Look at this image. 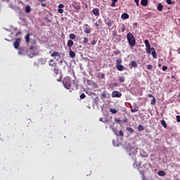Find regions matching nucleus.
<instances>
[{"label": "nucleus", "instance_id": "dca6fc26", "mask_svg": "<svg viewBox=\"0 0 180 180\" xmlns=\"http://www.w3.org/2000/svg\"><path fill=\"white\" fill-rule=\"evenodd\" d=\"M141 4L142 6H147V5H148V0H141Z\"/></svg>", "mask_w": 180, "mask_h": 180}, {"label": "nucleus", "instance_id": "6ab92c4d", "mask_svg": "<svg viewBox=\"0 0 180 180\" xmlns=\"http://www.w3.org/2000/svg\"><path fill=\"white\" fill-rule=\"evenodd\" d=\"M25 39L26 43H30V34L29 33L25 35Z\"/></svg>", "mask_w": 180, "mask_h": 180}, {"label": "nucleus", "instance_id": "5701e85b", "mask_svg": "<svg viewBox=\"0 0 180 180\" xmlns=\"http://www.w3.org/2000/svg\"><path fill=\"white\" fill-rule=\"evenodd\" d=\"M98 77L101 78V79H105V74L100 72L98 74Z\"/></svg>", "mask_w": 180, "mask_h": 180}, {"label": "nucleus", "instance_id": "72a5a7b5", "mask_svg": "<svg viewBox=\"0 0 180 180\" xmlns=\"http://www.w3.org/2000/svg\"><path fill=\"white\" fill-rule=\"evenodd\" d=\"M84 33H86L87 34H89L91 33V30L88 27H85Z\"/></svg>", "mask_w": 180, "mask_h": 180}, {"label": "nucleus", "instance_id": "bf43d9fd", "mask_svg": "<svg viewBox=\"0 0 180 180\" xmlns=\"http://www.w3.org/2000/svg\"><path fill=\"white\" fill-rule=\"evenodd\" d=\"M100 122H103V119L102 117L99 118Z\"/></svg>", "mask_w": 180, "mask_h": 180}, {"label": "nucleus", "instance_id": "603ef678", "mask_svg": "<svg viewBox=\"0 0 180 180\" xmlns=\"http://www.w3.org/2000/svg\"><path fill=\"white\" fill-rule=\"evenodd\" d=\"M35 49H36V47H34V46H30V51H32V50H34Z\"/></svg>", "mask_w": 180, "mask_h": 180}, {"label": "nucleus", "instance_id": "8fccbe9b", "mask_svg": "<svg viewBox=\"0 0 180 180\" xmlns=\"http://www.w3.org/2000/svg\"><path fill=\"white\" fill-rule=\"evenodd\" d=\"M91 46H95V44H96V40H93V41L91 42Z\"/></svg>", "mask_w": 180, "mask_h": 180}, {"label": "nucleus", "instance_id": "4be33fe9", "mask_svg": "<svg viewBox=\"0 0 180 180\" xmlns=\"http://www.w3.org/2000/svg\"><path fill=\"white\" fill-rule=\"evenodd\" d=\"M70 58H75V52L72 51L71 49H70Z\"/></svg>", "mask_w": 180, "mask_h": 180}, {"label": "nucleus", "instance_id": "774afa93", "mask_svg": "<svg viewBox=\"0 0 180 180\" xmlns=\"http://www.w3.org/2000/svg\"><path fill=\"white\" fill-rule=\"evenodd\" d=\"M85 26H88V24H86Z\"/></svg>", "mask_w": 180, "mask_h": 180}, {"label": "nucleus", "instance_id": "3c124183", "mask_svg": "<svg viewBox=\"0 0 180 180\" xmlns=\"http://www.w3.org/2000/svg\"><path fill=\"white\" fill-rule=\"evenodd\" d=\"M166 2L168 5H171V4H172V1L171 0H167Z\"/></svg>", "mask_w": 180, "mask_h": 180}, {"label": "nucleus", "instance_id": "1a4fd4ad", "mask_svg": "<svg viewBox=\"0 0 180 180\" xmlns=\"http://www.w3.org/2000/svg\"><path fill=\"white\" fill-rule=\"evenodd\" d=\"M49 64L50 65V67H53V68H55L56 67H57V63H56V61L54 60V59H51L49 62Z\"/></svg>", "mask_w": 180, "mask_h": 180}, {"label": "nucleus", "instance_id": "49530a36", "mask_svg": "<svg viewBox=\"0 0 180 180\" xmlns=\"http://www.w3.org/2000/svg\"><path fill=\"white\" fill-rule=\"evenodd\" d=\"M176 122H178V123H179L180 122V115H176Z\"/></svg>", "mask_w": 180, "mask_h": 180}, {"label": "nucleus", "instance_id": "f03ea898", "mask_svg": "<svg viewBox=\"0 0 180 180\" xmlns=\"http://www.w3.org/2000/svg\"><path fill=\"white\" fill-rule=\"evenodd\" d=\"M127 39L131 47H134L136 46V39L134 38V35H133L131 32H129L127 34Z\"/></svg>", "mask_w": 180, "mask_h": 180}, {"label": "nucleus", "instance_id": "79ce46f5", "mask_svg": "<svg viewBox=\"0 0 180 180\" xmlns=\"http://www.w3.org/2000/svg\"><path fill=\"white\" fill-rule=\"evenodd\" d=\"M86 97V96L85 95V94L82 93L81 95H80V98L82 99H85V98Z\"/></svg>", "mask_w": 180, "mask_h": 180}, {"label": "nucleus", "instance_id": "a878e982", "mask_svg": "<svg viewBox=\"0 0 180 180\" xmlns=\"http://www.w3.org/2000/svg\"><path fill=\"white\" fill-rule=\"evenodd\" d=\"M127 131L131 133V134H133L134 133V129H133V128L131 127H127Z\"/></svg>", "mask_w": 180, "mask_h": 180}, {"label": "nucleus", "instance_id": "2eb2a0df", "mask_svg": "<svg viewBox=\"0 0 180 180\" xmlns=\"http://www.w3.org/2000/svg\"><path fill=\"white\" fill-rule=\"evenodd\" d=\"M51 56V57H60L61 54L59 52L54 51Z\"/></svg>", "mask_w": 180, "mask_h": 180}, {"label": "nucleus", "instance_id": "58836bf2", "mask_svg": "<svg viewBox=\"0 0 180 180\" xmlns=\"http://www.w3.org/2000/svg\"><path fill=\"white\" fill-rule=\"evenodd\" d=\"M125 79L124 77L122 76L120 77V82H124Z\"/></svg>", "mask_w": 180, "mask_h": 180}, {"label": "nucleus", "instance_id": "f3484780", "mask_svg": "<svg viewBox=\"0 0 180 180\" xmlns=\"http://www.w3.org/2000/svg\"><path fill=\"white\" fill-rule=\"evenodd\" d=\"M131 67L133 68H137V62L136 60H132L130 64Z\"/></svg>", "mask_w": 180, "mask_h": 180}, {"label": "nucleus", "instance_id": "9b49d317", "mask_svg": "<svg viewBox=\"0 0 180 180\" xmlns=\"http://www.w3.org/2000/svg\"><path fill=\"white\" fill-rule=\"evenodd\" d=\"M105 24L107 25V26H108L109 27H110V26H112V25H113V23H115V22L113 20H105Z\"/></svg>", "mask_w": 180, "mask_h": 180}, {"label": "nucleus", "instance_id": "c9c22d12", "mask_svg": "<svg viewBox=\"0 0 180 180\" xmlns=\"http://www.w3.org/2000/svg\"><path fill=\"white\" fill-rule=\"evenodd\" d=\"M44 19H45V20L46 21L47 25H51V20H50L49 19V18L45 17Z\"/></svg>", "mask_w": 180, "mask_h": 180}, {"label": "nucleus", "instance_id": "6e6552de", "mask_svg": "<svg viewBox=\"0 0 180 180\" xmlns=\"http://www.w3.org/2000/svg\"><path fill=\"white\" fill-rule=\"evenodd\" d=\"M18 54L20 56H23V54H26V48L22 47V48L18 49Z\"/></svg>", "mask_w": 180, "mask_h": 180}, {"label": "nucleus", "instance_id": "473e14b6", "mask_svg": "<svg viewBox=\"0 0 180 180\" xmlns=\"http://www.w3.org/2000/svg\"><path fill=\"white\" fill-rule=\"evenodd\" d=\"M156 102H157V99H155V97H153V99L150 101V104L151 105H155Z\"/></svg>", "mask_w": 180, "mask_h": 180}, {"label": "nucleus", "instance_id": "2f4dec72", "mask_svg": "<svg viewBox=\"0 0 180 180\" xmlns=\"http://www.w3.org/2000/svg\"><path fill=\"white\" fill-rule=\"evenodd\" d=\"M106 96H108V93L106 92V91H103L102 94H101V98H106Z\"/></svg>", "mask_w": 180, "mask_h": 180}, {"label": "nucleus", "instance_id": "13d9d810", "mask_svg": "<svg viewBox=\"0 0 180 180\" xmlns=\"http://www.w3.org/2000/svg\"><path fill=\"white\" fill-rule=\"evenodd\" d=\"M95 25L96 26V27H99V25L98 24V22H96Z\"/></svg>", "mask_w": 180, "mask_h": 180}, {"label": "nucleus", "instance_id": "f704fd0d", "mask_svg": "<svg viewBox=\"0 0 180 180\" xmlns=\"http://www.w3.org/2000/svg\"><path fill=\"white\" fill-rule=\"evenodd\" d=\"M111 1H112L111 6H112V8H115V6H116V2H117V0H111Z\"/></svg>", "mask_w": 180, "mask_h": 180}, {"label": "nucleus", "instance_id": "a18cd8bd", "mask_svg": "<svg viewBox=\"0 0 180 180\" xmlns=\"http://www.w3.org/2000/svg\"><path fill=\"white\" fill-rule=\"evenodd\" d=\"M119 136H120V137H123V136H124L123 131L120 130L119 131Z\"/></svg>", "mask_w": 180, "mask_h": 180}, {"label": "nucleus", "instance_id": "052dcab7", "mask_svg": "<svg viewBox=\"0 0 180 180\" xmlns=\"http://www.w3.org/2000/svg\"><path fill=\"white\" fill-rule=\"evenodd\" d=\"M126 30V28L124 27V26L122 27V32H124V30Z\"/></svg>", "mask_w": 180, "mask_h": 180}, {"label": "nucleus", "instance_id": "4468645a", "mask_svg": "<svg viewBox=\"0 0 180 180\" xmlns=\"http://www.w3.org/2000/svg\"><path fill=\"white\" fill-rule=\"evenodd\" d=\"M150 51H152V56H153V58H157V53L155 52V49L151 48Z\"/></svg>", "mask_w": 180, "mask_h": 180}, {"label": "nucleus", "instance_id": "393cba45", "mask_svg": "<svg viewBox=\"0 0 180 180\" xmlns=\"http://www.w3.org/2000/svg\"><path fill=\"white\" fill-rule=\"evenodd\" d=\"M69 37L71 40H75L77 36H75V34H69Z\"/></svg>", "mask_w": 180, "mask_h": 180}, {"label": "nucleus", "instance_id": "69168bd1", "mask_svg": "<svg viewBox=\"0 0 180 180\" xmlns=\"http://www.w3.org/2000/svg\"><path fill=\"white\" fill-rule=\"evenodd\" d=\"M158 67H161V64L159 63V64H158Z\"/></svg>", "mask_w": 180, "mask_h": 180}, {"label": "nucleus", "instance_id": "c756f323", "mask_svg": "<svg viewBox=\"0 0 180 180\" xmlns=\"http://www.w3.org/2000/svg\"><path fill=\"white\" fill-rule=\"evenodd\" d=\"M110 112L111 113H112L113 115H115V113H117L118 110H116V108H111V109L110 110Z\"/></svg>", "mask_w": 180, "mask_h": 180}, {"label": "nucleus", "instance_id": "39448f33", "mask_svg": "<svg viewBox=\"0 0 180 180\" xmlns=\"http://www.w3.org/2000/svg\"><path fill=\"white\" fill-rule=\"evenodd\" d=\"M72 6L76 10V12L81 11V4L79 2L74 1Z\"/></svg>", "mask_w": 180, "mask_h": 180}, {"label": "nucleus", "instance_id": "c85d7f7f", "mask_svg": "<svg viewBox=\"0 0 180 180\" xmlns=\"http://www.w3.org/2000/svg\"><path fill=\"white\" fill-rule=\"evenodd\" d=\"M139 131H143L144 130V127L142 124L138 126Z\"/></svg>", "mask_w": 180, "mask_h": 180}, {"label": "nucleus", "instance_id": "c03bdc74", "mask_svg": "<svg viewBox=\"0 0 180 180\" xmlns=\"http://www.w3.org/2000/svg\"><path fill=\"white\" fill-rule=\"evenodd\" d=\"M162 71H167L168 70V67L167 66H162Z\"/></svg>", "mask_w": 180, "mask_h": 180}, {"label": "nucleus", "instance_id": "4d7b16f0", "mask_svg": "<svg viewBox=\"0 0 180 180\" xmlns=\"http://www.w3.org/2000/svg\"><path fill=\"white\" fill-rule=\"evenodd\" d=\"M117 33L116 32H114L112 33V36H117Z\"/></svg>", "mask_w": 180, "mask_h": 180}, {"label": "nucleus", "instance_id": "7ed1b4c3", "mask_svg": "<svg viewBox=\"0 0 180 180\" xmlns=\"http://www.w3.org/2000/svg\"><path fill=\"white\" fill-rule=\"evenodd\" d=\"M144 44L146 45V52L148 54H151V45L150 44V41H148V39H146L144 41Z\"/></svg>", "mask_w": 180, "mask_h": 180}, {"label": "nucleus", "instance_id": "20e7f679", "mask_svg": "<svg viewBox=\"0 0 180 180\" xmlns=\"http://www.w3.org/2000/svg\"><path fill=\"white\" fill-rule=\"evenodd\" d=\"M136 154H137V150L134 148H131L129 153V155H132V160H134V162L136 163Z\"/></svg>", "mask_w": 180, "mask_h": 180}, {"label": "nucleus", "instance_id": "a211bd4d", "mask_svg": "<svg viewBox=\"0 0 180 180\" xmlns=\"http://www.w3.org/2000/svg\"><path fill=\"white\" fill-rule=\"evenodd\" d=\"M116 68L118 70V71H123L124 66H123V65H116Z\"/></svg>", "mask_w": 180, "mask_h": 180}, {"label": "nucleus", "instance_id": "cd10ccee", "mask_svg": "<svg viewBox=\"0 0 180 180\" xmlns=\"http://www.w3.org/2000/svg\"><path fill=\"white\" fill-rule=\"evenodd\" d=\"M158 175L160 176H165V172L160 170L158 172Z\"/></svg>", "mask_w": 180, "mask_h": 180}, {"label": "nucleus", "instance_id": "de8ad7c7", "mask_svg": "<svg viewBox=\"0 0 180 180\" xmlns=\"http://www.w3.org/2000/svg\"><path fill=\"white\" fill-rule=\"evenodd\" d=\"M63 8H64V4H60L58 5V8L59 9H63Z\"/></svg>", "mask_w": 180, "mask_h": 180}, {"label": "nucleus", "instance_id": "bb28decb", "mask_svg": "<svg viewBox=\"0 0 180 180\" xmlns=\"http://www.w3.org/2000/svg\"><path fill=\"white\" fill-rule=\"evenodd\" d=\"M32 11V9L30 8V6H26L25 7V12L26 13H30V12Z\"/></svg>", "mask_w": 180, "mask_h": 180}, {"label": "nucleus", "instance_id": "423d86ee", "mask_svg": "<svg viewBox=\"0 0 180 180\" xmlns=\"http://www.w3.org/2000/svg\"><path fill=\"white\" fill-rule=\"evenodd\" d=\"M21 41H22V39H20V38L15 39V41L13 44V46L16 50H18V49H19V46H20V42Z\"/></svg>", "mask_w": 180, "mask_h": 180}, {"label": "nucleus", "instance_id": "37998d69", "mask_svg": "<svg viewBox=\"0 0 180 180\" xmlns=\"http://www.w3.org/2000/svg\"><path fill=\"white\" fill-rule=\"evenodd\" d=\"M58 13H64V10L63 8H58Z\"/></svg>", "mask_w": 180, "mask_h": 180}, {"label": "nucleus", "instance_id": "f8f14e48", "mask_svg": "<svg viewBox=\"0 0 180 180\" xmlns=\"http://www.w3.org/2000/svg\"><path fill=\"white\" fill-rule=\"evenodd\" d=\"M74 46V41L69 39L68 41V47L69 48V50H71V47Z\"/></svg>", "mask_w": 180, "mask_h": 180}, {"label": "nucleus", "instance_id": "e2e57ef3", "mask_svg": "<svg viewBox=\"0 0 180 180\" xmlns=\"http://www.w3.org/2000/svg\"><path fill=\"white\" fill-rule=\"evenodd\" d=\"M39 2H46V0H39Z\"/></svg>", "mask_w": 180, "mask_h": 180}, {"label": "nucleus", "instance_id": "412c9836", "mask_svg": "<svg viewBox=\"0 0 180 180\" xmlns=\"http://www.w3.org/2000/svg\"><path fill=\"white\" fill-rule=\"evenodd\" d=\"M53 72L54 75H58V74H60V70H58L57 66L53 68Z\"/></svg>", "mask_w": 180, "mask_h": 180}, {"label": "nucleus", "instance_id": "4c0bfd02", "mask_svg": "<svg viewBox=\"0 0 180 180\" xmlns=\"http://www.w3.org/2000/svg\"><path fill=\"white\" fill-rule=\"evenodd\" d=\"M88 41H89L88 38L84 37V40H83V44H86V43H88Z\"/></svg>", "mask_w": 180, "mask_h": 180}, {"label": "nucleus", "instance_id": "5fc2aeb1", "mask_svg": "<svg viewBox=\"0 0 180 180\" xmlns=\"http://www.w3.org/2000/svg\"><path fill=\"white\" fill-rule=\"evenodd\" d=\"M19 34H22V32H17L15 36H19Z\"/></svg>", "mask_w": 180, "mask_h": 180}, {"label": "nucleus", "instance_id": "0eeeda50", "mask_svg": "<svg viewBox=\"0 0 180 180\" xmlns=\"http://www.w3.org/2000/svg\"><path fill=\"white\" fill-rule=\"evenodd\" d=\"M111 96L112 98H120L122 96V93L117 91H112Z\"/></svg>", "mask_w": 180, "mask_h": 180}, {"label": "nucleus", "instance_id": "864d4df0", "mask_svg": "<svg viewBox=\"0 0 180 180\" xmlns=\"http://www.w3.org/2000/svg\"><path fill=\"white\" fill-rule=\"evenodd\" d=\"M148 98H154V96H153V94H148Z\"/></svg>", "mask_w": 180, "mask_h": 180}, {"label": "nucleus", "instance_id": "09e8293b", "mask_svg": "<svg viewBox=\"0 0 180 180\" xmlns=\"http://www.w3.org/2000/svg\"><path fill=\"white\" fill-rule=\"evenodd\" d=\"M134 2L136 4V6H139L140 4L139 2H140V0H134Z\"/></svg>", "mask_w": 180, "mask_h": 180}, {"label": "nucleus", "instance_id": "a19ab883", "mask_svg": "<svg viewBox=\"0 0 180 180\" xmlns=\"http://www.w3.org/2000/svg\"><path fill=\"white\" fill-rule=\"evenodd\" d=\"M113 53L115 54V56H117V54H120V51L117 49L116 51H114Z\"/></svg>", "mask_w": 180, "mask_h": 180}, {"label": "nucleus", "instance_id": "e433bc0d", "mask_svg": "<svg viewBox=\"0 0 180 180\" xmlns=\"http://www.w3.org/2000/svg\"><path fill=\"white\" fill-rule=\"evenodd\" d=\"M116 64H117V65H120L122 64V60L121 59H117L116 60Z\"/></svg>", "mask_w": 180, "mask_h": 180}, {"label": "nucleus", "instance_id": "ddd939ff", "mask_svg": "<svg viewBox=\"0 0 180 180\" xmlns=\"http://www.w3.org/2000/svg\"><path fill=\"white\" fill-rule=\"evenodd\" d=\"M122 19H123L124 20H126V19H129V15L127 14V13H124L122 15H121Z\"/></svg>", "mask_w": 180, "mask_h": 180}, {"label": "nucleus", "instance_id": "338daca9", "mask_svg": "<svg viewBox=\"0 0 180 180\" xmlns=\"http://www.w3.org/2000/svg\"><path fill=\"white\" fill-rule=\"evenodd\" d=\"M172 78H175V76L172 75Z\"/></svg>", "mask_w": 180, "mask_h": 180}, {"label": "nucleus", "instance_id": "680f3d73", "mask_svg": "<svg viewBox=\"0 0 180 180\" xmlns=\"http://www.w3.org/2000/svg\"><path fill=\"white\" fill-rule=\"evenodd\" d=\"M177 52L179 53V54H180V48L177 49Z\"/></svg>", "mask_w": 180, "mask_h": 180}, {"label": "nucleus", "instance_id": "ea45409f", "mask_svg": "<svg viewBox=\"0 0 180 180\" xmlns=\"http://www.w3.org/2000/svg\"><path fill=\"white\" fill-rule=\"evenodd\" d=\"M146 68H147V70H153V65H148Z\"/></svg>", "mask_w": 180, "mask_h": 180}, {"label": "nucleus", "instance_id": "9d476101", "mask_svg": "<svg viewBox=\"0 0 180 180\" xmlns=\"http://www.w3.org/2000/svg\"><path fill=\"white\" fill-rule=\"evenodd\" d=\"M92 13L94 15V16H99V8H96L92 10Z\"/></svg>", "mask_w": 180, "mask_h": 180}, {"label": "nucleus", "instance_id": "f257e3e1", "mask_svg": "<svg viewBox=\"0 0 180 180\" xmlns=\"http://www.w3.org/2000/svg\"><path fill=\"white\" fill-rule=\"evenodd\" d=\"M63 84L66 89H77L78 84L75 83V80H71V77H66L63 80Z\"/></svg>", "mask_w": 180, "mask_h": 180}, {"label": "nucleus", "instance_id": "aec40b11", "mask_svg": "<svg viewBox=\"0 0 180 180\" xmlns=\"http://www.w3.org/2000/svg\"><path fill=\"white\" fill-rule=\"evenodd\" d=\"M157 9H158V11H159V12H161V11H162V9H164V6L161 3H160L158 5Z\"/></svg>", "mask_w": 180, "mask_h": 180}, {"label": "nucleus", "instance_id": "b1692460", "mask_svg": "<svg viewBox=\"0 0 180 180\" xmlns=\"http://www.w3.org/2000/svg\"><path fill=\"white\" fill-rule=\"evenodd\" d=\"M160 123H161V124H162V126L165 129H167V122H165V120H161Z\"/></svg>", "mask_w": 180, "mask_h": 180}, {"label": "nucleus", "instance_id": "6e6d98bb", "mask_svg": "<svg viewBox=\"0 0 180 180\" xmlns=\"http://www.w3.org/2000/svg\"><path fill=\"white\" fill-rule=\"evenodd\" d=\"M58 82H61V77L59 79H57Z\"/></svg>", "mask_w": 180, "mask_h": 180}, {"label": "nucleus", "instance_id": "7c9ffc66", "mask_svg": "<svg viewBox=\"0 0 180 180\" xmlns=\"http://www.w3.org/2000/svg\"><path fill=\"white\" fill-rule=\"evenodd\" d=\"M131 111L132 112V113H136V112H139V106H136L134 108L131 109Z\"/></svg>", "mask_w": 180, "mask_h": 180}, {"label": "nucleus", "instance_id": "0e129e2a", "mask_svg": "<svg viewBox=\"0 0 180 180\" xmlns=\"http://www.w3.org/2000/svg\"><path fill=\"white\" fill-rule=\"evenodd\" d=\"M41 6H46V4H41Z\"/></svg>", "mask_w": 180, "mask_h": 180}]
</instances>
